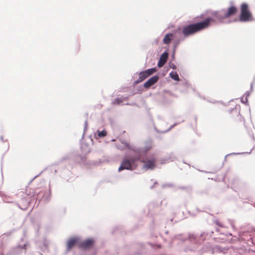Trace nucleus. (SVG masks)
<instances>
[{"label": "nucleus", "instance_id": "f257e3e1", "mask_svg": "<svg viewBox=\"0 0 255 255\" xmlns=\"http://www.w3.org/2000/svg\"><path fill=\"white\" fill-rule=\"evenodd\" d=\"M124 144L128 149L133 152L134 155V156L130 157L129 159H124L119 168V171L124 169L132 170V164L135 161L139 160L141 155V150L139 148L133 147L128 143Z\"/></svg>", "mask_w": 255, "mask_h": 255}, {"label": "nucleus", "instance_id": "f03ea898", "mask_svg": "<svg viewBox=\"0 0 255 255\" xmlns=\"http://www.w3.org/2000/svg\"><path fill=\"white\" fill-rule=\"evenodd\" d=\"M212 20L211 18H207L203 21L184 26L182 28V33L185 37L193 35L207 28Z\"/></svg>", "mask_w": 255, "mask_h": 255}, {"label": "nucleus", "instance_id": "7ed1b4c3", "mask_svg": "<svg viewBox=\"0 0 255 255\" xmlns=\"http://www.w3.org/2000/svg\"><path fill=\"white\" fill-rule=\"evenodd\" d=\"M240 20L243 22L250 21L253 20L251 12L249 10V5L246 3H243L241 5V14Z\"/></svg>", "mask_w": 255, "mask_h": 255}, {"label": "nucleus", "instance_id": "20e7f679", "mask_svg": "<svg viewBox=\"0 0 255 255\" xmlns=\"http://www.w3.org/2000/svg\"><path fill=\"white\" fill-rule=\"evenodd\" d=\"M156 71V68H152L147 69L140 72L138 74V79L135 81V84L139 83L144 81L147 77L151 75Z\"/></svg>", "mask_w": 255, "mask_h": 255}, {"label": "nucleus", "instance_id": "39448f33", "mask_svg": "<svg viewBox=\"0 0 255 255\" xmlns=\"http://www.w3.org/2000/svg\"><path fill=\"white\" fill-rule=\"evenodd\" d=\"M141 161L144 163L143 168L146 170H152L156 167V159L155 158L153 157Z\"/></svg>", "mask_w": 255, "mask_h": 255}, {"label": "nucleus", "instance_id": "423d86ee", "mask_svg": "<svg viewBox=\"0 0 255 255\" xmlns=\"http://www.w3.org/2000/svg\"><path fill=\"white\" fill-rule=\"evenodd\" d=\"M159 79V77L157 75H155L149 79L144 84V87L145 89H148L150 87L156 83Z\"/></svg>", "mask_w": 255, "mask_h": 255}, {"label": "nucleus", "instance_id": "0eeeda50", "mask_svg": "<svg viewBox=\"0 0 255 255\" xmlns=\"http://www.w3.org/2000/svg\"><path fill=\"white\" fill-rule=\"evenodd\" d=\"M94 241L93 239H88L81 242L79 245L80 247L83 249H88L93 246Z\"/></svg>", "mask_w": 255, "mask_h": 255}, {"label": "nucleus", "instance_id": "6e6552de", "mask_svg": "<svg viewBox=\"0 0 255 255\" xmlns=\"http://www.w3.org/2000/svg\"><path fill=\"white\" fill-rule=\"evenodd\" d=\"M238 9L236 6L233 5L231 6L228 8L227 11L224 12V17H229L237 13Z\"/></svg>", "mask_w": 255, "mask_h": 255}, {"label": "nucleus", "instance_id": "1a4fd4ad", "mask_svg": "<svg viewBox=\"0 0 255 255\" xmlns=\"http://www.w3.org/2000/svg\"><path fill=\"white\" fill-rule=\"evenodd\" d=\"M168 57V54L167 52H164L161 55L159 60L158 62L157 65L159 67H162L166 62Z\"/></svg>", "mask_w": 255, "mask_h": 255}, {"label": "nucleus", "instance_id": "9d476101", "mask_svg": "<svg viewBox=\"0 0 255 255\" xmlns=\"http://www.w3.org/2000/svg\"><path fill=\"white\" fill-rule=\"evenodd\" d=\"M214 16H215V20L219 22H222L225 18H227L224 17V13L222 12H217L214 14Z\"/></svg>", "mask_w": 255, "mask_h": 255}, {"label": "nucleus", "instance_id": "9b49d317", "mask_svg": "<svg viewBox=\"0 0 255 255\" xmlns=\"http://www.w3.org/2000/svg\"><path fill=\"white\" fill-rule=\"evenodd\" d=\"M77 240L76 238H71L69 239L67 243V248L68 251L71 250L76 244Z\"/></svg>", "mask_w": 255, "mask_h": 255}, {"label": "nucleus", "instance_id": "f8f14e48", "mask_svg": "<svg viewBox=\"0 0 255 255\" xmlns=\"http://www.w3.org/2000/svg\"><path fill=\"white\" fill-rule=\"evenodd\" d=\"M172 37L173 34L171 33H168L166 34L163 39V42L166 44H169L171 41Z\"/></svg>", "mask_w": 255, "mask_h": 255}, {"label": "nucleus", "instance_id": "ddd939ff", "mask_svg": "<svg viewBox=\"0 0 255 255\" xmlns=\"http://www.w3.org/2000/svg\"><path fill=\"white\" fill-rule=\"evenodd\" d=\"M170 77L175 80V81H179V78L178 74L176 72L172 71L169 74Z\"/></svg>", "mask_w": 255, "mask_h": 255}, {"label": "nucleus", "instance_id": "4468645a", "mask_svg": "<svg viewBox=\"0 0 255 255\" xmlns=\"http://www.w3.org/2000/svg\"><path fill=\"white\" fill-rule=\"evenodd\" d=\"M124 101V99L122 98H118L116 99L113 102V104L116 105H119L122 103Z\"/></svg>", "mask_w": 255, "mask_h": 255}, {"label": "nucleus", "instance_id": "2eb2a0df", "mask_svg": "<svg viewBox=\"0 0 255 255\" xmlns=\"http://www.w3.org/2000/svg\"><path fill=\"white\" fill-rule=\"evenodd\" d=\"M107 135V132L105 130H102L101 131H98V135L99 137H104Z\"/></svg>", "mask_w": 255, "mask_h": 255}, {"label": "nucleus", "instance_id": "dca6fc26", "mask_svg": "<svg viewBox=\"0 0 255 255\" xmlns=\"http://www.w3.org/2000/svg\"><path fill=\"white\" fill-rule=\"evenodd\" d=\"M152 147V146L151 144H148L145 146V147L143 149V151L146 152L149 150L150 149H151Z\"/></svg>", "mask_w": 255, "mask_h": 255}, {"label": "nucleus", "instance_id": "f3484780", "mask_svg": "<svg viewBox=\"0 0 255 255\" xmlns=\"http://www.w3.org/2000/svg\"><path fill=\"white\" fill-rule=\"evenodd\" d=\"M215 223H216V224L217 225H218L219 226L221 227H223V225H222V223H220V222H219V221H216Z\"/></svg>", "mask_w": 255, "mask_h": 255}]
</instances>
